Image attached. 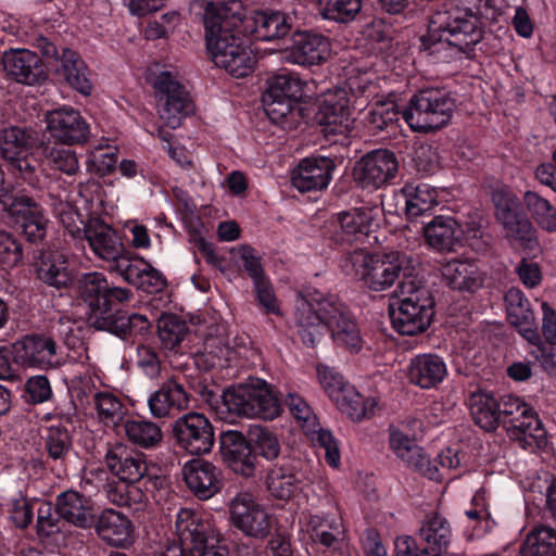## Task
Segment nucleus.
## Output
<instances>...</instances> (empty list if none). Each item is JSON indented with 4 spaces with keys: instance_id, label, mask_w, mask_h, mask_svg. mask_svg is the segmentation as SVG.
Returning <instances> with one entry per match:
<instances>
[{
    "instance_id": "c85d7f7f",
    "label": "nucleus",
    "mask_w": 556,
    "mask_h": 556,
    "mask_svg": "<svg viewBox=\"0 0 556 556\" xmlns=\"http://www.w3.org/2000/svg\"><path fill=\"white\" fill-rule=\"evenodd\" d=\"M114 263V268L122 278L137 288L156 291L165 286L162 273L143 257H128L123 253Z\"/></svg>"
},
{
    "instance_id": "7c9ffc66",
    "label": "nucleus",
    "mask_w": 556,
    "mask_h": 556,
    "mask_svg": "<svg viewBox=\"0 0 556 556\" xmlns=\"http://www.w3.org/2000/svg\"><path fill=\"white\" fill-rule=\"evenodd\" d=\"M219 450L223 459L236 473L243 477L253 475L255 456L251 453L241 432L236 430L223 432L219 438Z\"/></svg>"
},
{
    "instance_id": "c9c22d12",
    "label": "nucleus",
    "mask_w": 556,
    "mask_h": 556,
    "mask_svg": "<svg viewBox=\"0 0 556 556\" xmlns=\"http://www.w3.org/2000/svg\"><path fill=\"white\" fill-rule=\"evenodd\" d=\"M60 200H58V202ZM61 201L64 202L63 200ZM65 202L68 203L73 210L78 211L83 219H85V217L89 219L112 215L115 210V205L105 200L104 191L100 182L94 179L79 185L77 199L74 201V204L68 201ZM54 203H56V201H54L53 204Z\"/></svg>"
},
{
    "instance_id": "aec40b11",
    "label": "nucleus",
    "mask_w": 556,
    "mask_h": 556,
    "mask_svg": "<svg viewBox=\"0 0 556 556\" xmlns=\"http://www.w3.org/2000/svg\"><path fill=\"white\" fill-rule=\"evenodd\" d=\"M175 529L179 541L177 545L187 549L199 551L202 544L219 543V533L210 519L192 508H181L177 513Z\"/></svg>"
},
{
    "instance_id": "f257e3e1",
    "label": "nucleus",
    "mask_w": 556,
    "mask_h": 556,
    "mask_svg": "<svg viewBox=\"0 0 556 556\" xmlns=\"http://www.w3.org/2000/svg\"><path fill=\"white\" fill-rule=\"evenodd\" d=\"M296 332L306 346H316L326 332L339 348L358 353L363 338L346 306L333 294L307 288L298 293L294 304Z\"/></svg>"
},
{
    "instance_id": "412c9836",
    "label": "nucleus",
    "mask_w": 556,
    "mask_h": 556,
    "mask_svg": "<svg viewBox=\"0 0 556 556\" xmlns=\"http://www.w3.org/2000/svg\"><path fill=\"white\" fill-rule=\"evenodd\" d=\"M1 63L5 75L20 84L34 86L48 77L43 61L29 49H8L2 53Z\"/></svg>"
},
{
    "instance_id": "4be33fe9",
    "label": "nucleus",
    "mask_w": 556,
    "mask_h": 556,
    "mask_svg": "<svg viewBox=\"0 0 556 556\" xmlns=\"http://www.w3.org/2000/svg\"><path fill=\"white\" fill-rule=\"evenodd\" d=\"M419 438L410 435L406 427H390L389 445L397 458L431 480L441 478L437 466L431 465L422 447L417 444Z\"/></svg>"
},
{
    "instance_id": "864d4df0",
    "label": "nucleus",
    "mask_w": 556,
    "mask_h": 556,
    "mask_svg": "<svg viewBox=\"0 0 556 556\" xmlns=\"http://www.w3.org/2000/svg\"><path fill=\"white\" fill-rule=\"evenodd\" d=\"M523 201L536 225L544 231L556 232V207L534 191H526Z\"/></svg>"
},
{
    "instance_id": "e433bc0d",
    "label": "nucleus",
    "mask_w": 556,
    "mask_h": 556,
    "mask_svg": "<svg viewBox=\"0 0 556 556\" xmlns=\"http://www.w3.org/2000/svg\"><path fill=\"white\" fill-rule=\"evenodd\" d=\"M464 230L453 216L439 215L424 226L427 244L439 252H451L462 241Z\"/></svg>"
},
{
    "instance_id": "9d476101",
    "label": "nucleus",
    "mask_w": 556,
    "mask_h": 556,
    "mask_svg": "<svg viewBox=\"0 0 556 556\" xmlns=\"http://www.w3.org/2000/svg\"><path fill=\"white\" fill-rule=\"evenodd\" d=\"M495 216L503 225L506 237L518 242L525 249L539 247L536 230L522 213L519 198L507 186H498L492 192Z\"/></svg>"
},
{
    "instance_id": "49530a36",
    "label": "nucleus",
    "mask_w": 556,
    "mask_h": 556,
    "mask_svg": "<svg viewBox=\"0 0 556 556\" xmlns=\"http://www.w3.org/2000/svg\"><path fill=\"white\" fill-rule=\"evenodd\" d=\"M470 413L475 422L485 431L495 430L501 422L500 402L488 391L472 393Z\"/></svg>"
},
{
    "instance_id": "69168bd1",
    "label": "nucleus",
    "mask_w": 556,
    "mask_h": 556,
    "mask_svg": "<svg viewBox=\"0 0 556 556\" xmlns=\"http://www.w3.org/2000/svg\"><path fill=\"white\" fill-rule=\"evenodd\" d=\"M316 371L321 388L330 400L334 402L349 382L338 371L327 365H317Z\"/></svg>"
},
{
    "instance_id": "680f3d73",
    "label": "nucleus",
    "mask_w": 556,
    "mask_h": 556,
    "mask_svg": "<svg viewBox=\"0 0 556 556\" xmlns=\"http://www.w3.org/2000/svg\"><path fill=\"white\" fill-rule=\"evenodd\" d=\"M47 165L54 170L67 176H74L79 170V160L75 151L65 148L53 147L46 155Z\"/></svg>"
},
{
    "instance_id": "052dcab7",
    "label": "nucleus",
    "mask_w": 556,
    "mask_h": 556,
    "mask_svg": "<svg viewBox=\"0 0 556 556\" xmlns=\"http://www.w3.org/2000/svg\"><path fill=\"white\" fill-rule=\"evenodd\" d=\"M187 325L174 315H163L159 320V337L166 349L176 348L187 333Z\"/></svg>"
},
{
    "instance_id": "4c0bfd02",
    "label": "nucleus",
    "mask_w": 556,
    "mask_h": 556,
    "mask_svg": "<svg viewBox=\"0 0 556 556\" xmlns=\"http://www.w3.org/2000/svg\"><path fill=\"white\" fill-rule=\"evenodd\" d=\"M441 275L451 288L460 291H476L484 281V273L470 260L447 261L441 266Z\"/></svg>"
},
{
    "instance_id": "3c124183",
    "label": "nucleus",
    "mask_w": 556,
    "mask_h": 556,
    "mask_svg": "<svg viewBox=\"0 0 556 556\" xmlns=\"http://www.w3.org/2000/svg\"><path fill=\"white\" fill-rule=\"evenodd\" d=\"M521 556H555L556 531L547 526H538L530 531L520 548Z\"/></svg>"
},
{
    "instance_id": "5701e85b",
    "label": "nucleus",
    "mask_w": 556,
    "mask_h": 556,
    "mask_svg": "<svg viewBox=\"0 0 556 556\" xmlns=\"http://www.w3.org/2000/svg\"><path fill=\"white\" fill-rule=\"evenodd\" d=\"M397 172L395 154L387 149H377L359 161L356 178L363 188L379 189L395 178Z\"/></svg>"
},
{
    "instance_id": "37998d69",
    "label": "nucleus",
    "mask_w": 556,
    "mask_h": 556,
    "mask_svg": "<svg viewBox=\"0 0 556 556\" xmlns=\"http://www.w3.org/2000/svg\"><path fill=\"white\" fill-rule=\"evenodd\" d=\"M401 194L408 218L419 217L439 204L438 190L425 182H407L401 189Z\"/></svg>"
},
{
    "instance_id": "a878e982",
    "label": "nucleus",
    "mask_w": 556,
    "mask_h": 556,
    "mask_svg": "<svg viewBox=\"0 0 556 556\" xmlns=\"http://www.w3.org/2000/svg\"><path fill=\"white\" fill-rule=\"evenodd\" d=\"M109 470L127 484L139 482L148 471L144 455L124 444H115L105 454Z\"/></svg>"
},
{
    "instance_id": "774afa93",
    "label": "nucleus",
    "mask_w": 556,
    "mask_h": 556,
    "mask_svg": "<svg viewBox=\"0 0 556 556\" xmlns=\"http://www.w3.org/2000/svg\"><path fill=\"white\" fill-rule=\"evenodd\" d=\"M72 446V439L67 429L63 427L51 426L48 429L46 447L48 454L53 459L63 458Z\"/></svg>"
},
{
    "instance_id": "c03bdc74",
    "label": "nucleus",
    "mask_w": 556,
    "mask_h": 556,
    "mask_svg": "<svg viewBox=\"0 0 556 556\" xmlns=\"http://www.w3.org/2000/svg\"><path fill=\"white\" fill-rule=\"evenodd\" d=\"M309 527L312 540L327 549L340 548L345 530L340 516L315 515L311 517Z\"/></svg>"
},
{
    "instance_id": "6ab92c4d",
    "label": "nucleus",
    "mask_w": 556,
    "mask_h": 556,
    "mask_svg": "<svg viewBox=\"0 0 556 556\" xmlns=\"http://www.w3.org/2000/svg\"><path fill=\"white\" fill-rule=\"evenodd\" d=\"M174 432L179 446L192 455L206 454L214 445L213 426L199 413H188L178 418Z\"/></svg>"
},
{
    "instance_id": "bf43d9fd",
    "label": "nucleus",
    "mask_w": 556,
    "mask_h": 556,
    "mask_svg": "<svg viewBox=\"0 0 556 556\" xmlns=\"http://www.w3.org/2000/svg\"><path fill=\"white\" fill-rule=\"evenodd\" d=\"M250 442L255 452L267 460H274L280 453L277 435L265 427L255 426L250 431Z\"/></svg>"
},
{
    "instance_id": "423d86ee",
    "label": "nucleus",
    "mask_w": 556,
    "mask_h": 556,
    "mask_svg": "<svg viewBox=\"0 0 556 556\" xmlns=\"http://www.w3.org/2000/svg\"><path fill=\"white\" fill-rule=\"evenodd\" d=\"M397 306L391 308L394 329L406 336L425 331L432 320L434 302L428 288L415 280H403L399 286Z\"/></svg>"
},
{
    "instance_id": "c756f323",
    "label": "nucleus",
    "mask_w": 556,
    "mask_h": 556,
    "mask_svg": "<svg viewBox=\"0 0 556 556\" xmlns=\"http://www.w3.org/2000/svg\"><path fill=\"white\" fill-rule=\"evenodd\" d=\"M331 52L330 41L323 35L303 31L293 37L287 51V60L299 65H316L328 59Z\"/></svg>"
},
{
    "instance_id": "bb28decb",
    "label": "nucleus",
    "mask_w": 556,
    "mask_h": 556,
    "mask_svg": "<svg viewBox=\"0 0 556 556\" xmlns=\"http://www.w3.org/2000/svg\"><path fill=\"white\" fill-rule=\"evenodd\" d=\"M377 214L376 208L357 207L337 214L333 219L334 240L340 243L363 241L371 230Z\"/></svg>"
},
{
    "instance_id": "a18cd8bd",
    "label": "nucleus",
    "mask_w": 556,
    "mask_h": 556,
    "mask_svg": "<svg viewBox=\"0 0 556 556\" xmlns=\"http://www.w3.org/2000/svg\"><path fill=\"white\" fill-rule=\"evenodd\" d=\"M94 328L118 337H125L127 334L146 333L151 328V321L143 314L126 315L118 311L116 315H106L96 319Z\"/></svg>"
},
{
    "instance_id": "58836bf2",
    "label": "nucleus",
    "mask_w": 556,
    "mask_h": 556,
    "mask_svg": "<svg viewBox=\"0 0 556 556\" xmlns=\"http://www.w3.org/2000/svg\"><path fill=\"white\" fill-rule=\"evenodd\" d=\"M419 536L425 543L424 556H440L451 543L450 522L440 514L428 515L421 522Z\"/></svg>"
},
{
    "instance_id": "20e7f679",
    "label": "nucleus",
    "mask_w": 556,
    "mask_h": 556,
    "mask_svg": "<svg viewBox=\"0 0 556 556\" xmlns=\"http://www.w3.org/2000/svg\"><path fill=\"white\" fill-rule=\"evenodd\" d=\"M355 276L371 291L382 292L390 289L401 277L413 280L417 261L410 253L392 250L381 253H368L359 250L351 255Z\"/></svg>"
},
{
    "instance_id": "a211bd4d",
    "label": "nucleus",
    "mask_w": 556,
    "mask_h": 556,
    "mask_svg": "<svg viewBox=\"0 0 556 556\" xmlns=\"http://www.w3.org/2000/svg\"><path fill=\"white\" fill-rule=\"evenodd\" d=\"M14 362L23 368L49 370L61 365L55 342L43 336H26L12 345Z\"/></svg>"
},
{
    "instance_id": "39448f33",
    "label": "nucleus",
    "mask_w": 556,
    "mask_h": 556,
    "mask_svg": "<svg viewBox=\"0 0 556 556\" xmlns=\"http://www.w3.org/2000/svg\"><path fill=\"white\" fill-rule=\"evenodd\" d=\"M52 207L67 232L75 239L85 238L97 257L114 263L125 252L116 230L101 218L83 219L78 211L62 201L52 204Z\"/></svg>"
},
{
    "instance_id": "2eb2a0df",
    "label": "nucleus",
    "mask_w": 556,
    "mask_h": 556,
    "mask_svg": "<svg viewBox=\"0 0 556 556\" xmlns=\"http://www.w3.org/2000/svg\"><path fill=\"white\" fill-rule=\"evenodd\" d=\"M303 94V83L291 73H280L268 80V87L263 94L264 110L267 116L279 123L289 115L298 99Z\"/></svg>"
},
{
    "instance_id": "338daca9",
    "label": "nucleus",
    "mask_w": 556,
    "mask_h": 556,
    "mask_svg": "<svg viewBox=\"0 0 556 556\" xmlns=\"http://www.w3.org/2000/svg\"><path fill=\"white\" fill-rule=\"evenodd\" d=\"M230 253L241 262L253 282L265 277L264 268L261 264V257L252 247L241 244L239 247L231 248Z\"/></svg>"
},
{
    "instance_id": "393cba45",
    "label": "nucleus",
    "mask_w": 556,
    "mask_h": 556,
    "mask_svg": "<svg viewBox=\"0 0 556 556\" xmlns=\"http://www.w3.org/2000/svg\"><path fill=\"white\" fill-rule=\"evenodd\" d=\"M334 163L327 156H307L292 170V186L301 192L319 191L332 179Z\"/></svg>"
},
{
    "instance_id": "a19ab883",
    "label": "nucleus",
    "mask_w": 556,
    "mask_h": 556,
    "mask_svg": "<svg viewBox=\"0 0 556 556\" xmlns=\"http://www.w3.org/2000/svg\"><path fill=\"white\" fill-rule=\"evenodd\" d=\"M78 289L81 298L90 308V323L94 327L96 319L105 316V293L109 283L102 273L92 271L84 274L78 280Z\"/></svg>"
},
{
    "instance_id": "f704fd0d",
    "label": "nucleus",
    "mask_w": 556,
    "mask_h": 556,
    "mask_svg": "<svg viewBox=\"0 0 556 556\" xmlns=\"http://www.w3.org/2000/svg\"><path fill=\"white\" fill-rule=\"evenodd\" d=\"M507 317L528 342H539L540 333L530 303L519 289L511 288L505 294Z\"/></svg>"
},
{
    "instance_id": "1a4fd4ad",
    "label": "nucleus",
    "mask_w": 556,
    "mask_h": 556,
    "mask_svg": "<svg viewBox=\"0 0 556 556\" xmlns=\"http://www.w3.org/2000/svg\"><path fill=\"white\" fill-rule=\"evenodd\" d=\"M152 87L160 118L169 128H178L181 122L194 111L193 102L180 80L178 71H160L153 78Z\"/></svg>"
},
{
    "instance_id": "f3484780",
    "label": "nucleus",
    "mask_w": 556,
    "mask_h": 556,
    "mask_svg": "<svg viewBox=\"0 0 556 556\" xmlns=\"http://www.w3.org/2000/svg\"><path fill=\"white\" fill-rule=\"evenodd\" d=\"M317 119L319 124L328 127L327 131L330 134L350 132L354 127L355 118L352 116L349 91L337 87L324 92L319 99Z\"/></svg>"
},
{
    "instance_id": "de8ad7c7",
    "label": "nucleus",
    "mask_w": 556,
    "mask_h": 556,
    "mask_svg": "<svg viewBox=\"0 0 556 556\" xmlns=\"http://www.w3.org/2000/svg\"><path fill=\"white\" fill-rule=\"evenodd\" d=\"M333 403L340 412L354 421L370 417L378 405L375 397H363L356 388L350 383Z\"/></svg>"
},
{
    "instance_id": "9b49d317",
    "label": "nucleus",
    "mask_w": 556,
    "mask_h": 556,
    "mask_svg": "<svg viewBox=\"0 0 556 556\" xmlns=\"http://www.w3.org/2000/svg\"><path fill=\"white\" fill-rule=\"evenodd\" d=\"M501 421L508 425L510 439L518 441L522 447L532 445L540 447L546 442V431L538 413L523 400L514 395H505L500 402Z\"/></svg>"
},
{
    "instance_id": "2f4dec72",
    "label": "nucleus",
    "mask_w": 556,
    "mask_h": 556,
    "mask_svg": "<svg viewBox=\"0 0 556 556\" xmlns=\"http://www.w3.org/2000/svg\"><path fill=\"white\" fill-rule=\"evenodd\" d=\"M184 479L188 488L201 500H208L222 488L220 472L203 459H191L184 465Z\"/></svg>"
},
{
    "instance_id": "603ef678",
    "label": "nucleus",
    "mask_w": 556,
    "mask_h": 556,
    "mask_svg": "<svg viewBox=\"0 0 556 556\" xmlns=\"http://www.w3.org/2000/svg\"><path fill=\"white\" fill-rule=\"evenodd\" d=\"M124 429L131 443L144 448L155 446L163 438L161 428L147 419L126 420Z\"/></svg>"
},
{
    "instance_id": "13d9d810",
    "label": "nucleus",
    "mask_w": 556,
    "mask_h": 556,
    "mask_svg": "<svg viewBox=\"0 0 556 556\" xmlns=\"http://www.w3.org/2000/svg\"><path fill=\"white\" fill-rule=\"evenodd\" d=\"M266 486L273 496L283 500L300 489V481L287 469L273 468L267 473Z\"/></svg>"
},
{
    "instance_id": "f8f14e48",
    "label": "nucleus",
    "mask_w": 556,
    "mask_h": 556,
    "mask_svg": "<svg viewBox=\"0 0 556 556\" xmlns=\"http://www.w3.org/2000/svg\"><path fill=\"white\" fill-rule=\"evenodd\" d=\"M0 204L13 223L22 228L28 241L38 243L45 239L49 222L42 208L22 191L2 182Z\"/></svg>"
},
{
    "instance_id": "72a5a7b5",
    "label": "nucleus",
    "mask_w": 556,
    "mask_h": 556,
    "mask_svg": "<svg viewBox=\"0 0 556 556\" xmlns=\"http://www.w3.org/2000/svg\"><path fill=\"white\" fill-rule=\"evenodd\" d=\"M189 394L184 386L169 379L148 399L151 415L156 418L170 417L189 407Z\"/></svg>"
},
{
    "instance_id": "7ed1b4c3",
    "label": "nucleus",
    "mask_w": 556,
    "mask_h": 556,
    "mask_svg": "<svg viewBox=\"0 0 556 556\" xmlns=\"http://www.w3.org/2000/svg\"><path fill=\"white\" fill-rule=\"evenodd\" d=\"M468 3L469 0H451L443 11L437 12L430 23L429 39L470 53L482 40L484 25Z\"/></svg>"
},
{
    "instance_id": "79ce46f5",
    "label": "nucleus",
    "mask_w": 556,
    "mask_h": 556,
    "mask_svg": "<svg viewBox=\"0 0 556 556\" xmlns=\"http://www.w3.org/2000/svg\"><path fill=\"white\" fill-rule=\"evenodd\" d=\"M37 275L41 281L58 289L70 285L72 275L66 253L63 250L42 252L37 263Z\"/></svg>"
},
{
    "instance_id": "4468645a",
    "label": "nucleus",
    "mask_w": 556,
    "mask_h": 556,
    "mask_svg": "<svg viewBox=\"0 0 556 556\" xmlns=\"http://www.w3.org/2000/svg\"><path fill=\"white\" fill-rule=\"evenodd\" d=\"M232 525L243 534L263 539L270 533L276 519L249 493L237 494L230 503Z\"/></svg>"
},
{
    "instance_id": "09e8293b",
    "label": "nucleus",
    "mask_w": 556,
    "mask_h": 556,
    "mask_svg": "<svg viewBox=\"0 0 556 556\" xmlns=\"http://www.w3.org/2000/svg\"><path fill=\"white\" fill-rule=\"evenodd\" d=\"M60 62L63 75L71 87L84 96L90 94L92 84L89 79V71L79 55L75 51L64 48Z\"/></svg>"
},
{
    "instance_id": "8fccbe9b",
    "label": "nucleus",
    "mask_w": 556,
    "mask_h": 556,
    "mask_svg": "<svg viewBox=\"0 0 556 556\" xmlns=\"http://www.w3.org/2000/svg\"><path fill=\"white\" fill-rule=\"evenodd\" d=\"M36 500L26 497L23 493L3 496L0 506L8 520L20 530L26 529L34 519Z\"/></svg>"
},
{
    "instance_id": "0eeeda50",
    "label": "nucleus",
    "mask_w": 556,
    "mask_h": 556,
    "mask_svg": "<svg viewBox=\"0 0 556 556\" xmlns=\"http://www.w3.org/2000/svg\"><path fill=\"white\" fill-rule=\"evenodd\" d=\"M455 108L454 99L444 89L428 88L414 94L402 116L414 131L428 132L446 125Z\"/></svg>"
},
{
    "instance_id": "6e6d98bb",
    "label": "nucleus",
    "mask_w": 556,
    "mask_h": 556,
    "mask_svg": "<svg viewBox=\"0 0 556 556\" xmlns=\"http://www.w3.org/2000/svg\"><path fill=\"white\" fill-rule=\"evenodd\" d=\"M320 15L328 21L348 24L362 10V0H318Z\"/></svg>"
},
{
    "instance_id": "0e129e2a",
    "label": "nucleus",
    "mask_w": 556,
    "mask_h": 556,
    "mask_svg": "<svg viewBox=\"0 0 556 556\" xmlns=\"http://www.w3.org/2000/svg\"><path fill=\"white\" fill-rule=\"evenodd\" d=\"M400 112L396 105L389 102H377L366 115V124L372 131L382 130L397 121Z\"/></svg>"
},
{
    "instance_id": "e2e57ef3",
    "label": "nucleus",
    "mask_w": 556,
    "mask_h": 556,
    "mask_svg": "<svg viewBox=\"0 0 556 556\" xmlns=\"http://www.w3.org/2000/svg\"><path fill=\"white\" fill-rule=\"evenodd\" d=\"M117 163L115 148L105 146L93 147L87 155V167L89 170L105 176L112 173Z\"/></svg>"
},
{
    "instance_id": "4d7b16f0",
    "label": "nucleus",
    "mask_w": 556,
    "mask_h": 556,
    "mask_svg": "<svg viewBox=\"0 0 556 556\" xmlns=\"http://www.w3.org/2000/svg\"><path fill=\"white\" fill-rule=\"evenodd\" d=\"M93 404L99 419L106 426L118 425L125 416L121 399L110 391L96 393Z\"/></svg>"
},
{
    "instance_id": "5fc2aeb1",
    "label": "nucleus",
    "mask_w": 556,
    "mask_h": 556,
    "mask_svg": "<svg viewBox=\"0 0 556 556\" xmlns=\"http://www.w3.org/2000/svg\"><path fill=\"white\" fill-rule=\"evenodd\" d=\"M315 447L324 451V457L327 464L332 468H338L341 464L340 450L330 430L323 428L319 421L304 430Z\"/></svg>"
},
{
    "instance_id": "ddd939ff",
    "label": "nucleus",
    "mask_w": 556,
    "mask_h": 556,
    "mask_svg": "<svg viewBox=\"0 0 556 556\" xmlns=\"http://www.w3.org/2000/svg\"><path fill=\"white\" fill-rule=\"evenodd\" d=\"M35 144L36 138L25 128L12 126L0 134L2 157L31 185L37 182L35 174L38 162L33 155Z\"/></svg>"
},
{
    "instance_id": "f03ea898",
    "label": "nucleus",
    "mask_w": 556,
    "mask_h": 556,
    "mask_svg": "<svg viewBox=\"0 0 556 556\" xmlns=\"http://www.w3.org/2000/svg\"><path fill=\"white\" fill-rule=\"evenodd\" d=\"M242 11L239 0L208 3L204 12L206 48L214 64L231 76H248L255 65V55L238 34V14Z\"/></svg>"
},
{
    "instance_id": "473e14b6",
    "label": "nucleus",
    "mask_w": 556,
    "mask_h": 556,
    "mask_svg": "<svg viewBox=\"0 0 556 556\" xmlns=\"http://www.w3.org/2000/svg\"><path fill=\"white\" fill-rule=\"evenodd\" d=\"M448 375L443 357L433 353L418 354L408 365L407 377L410 383L425 389L437 388Z\"/></svg>"
},
{
    "instance_id": "b1692460",
    "label": "nucleus",
    "mask_w": 556,
    "mask_h": 556,
    "mask_svg": "<svg viewBox=\"0 0 556 556\" xmlns=\"http://www.w3.org/2000/svg\"><path fill=\"white\" fill-rule=\"evenodd\" d=\"M46 122L51 138L67 146L85 142L90 132L89 125L80 113L66 105L49 111Z\"/></svg>"
},
{
    "instance_id": "6e6552de",
    "label": "nucleus",
    "mask_w": 556,
    "mask_h": 556,
    "mask_svg": "<svg viewBox=\"0 0 556 556\" xmlns=\"http://www.w3.org/2000/svg\"><path fill=\"white\" fill-rule=\"evenodd\" d=\"M223 403L230 413L271 420L280 414V402L270 386L261 379L227 389Z\"/></svg>"
},
{
    "instance_id": "cd10ccee",
    "label": "nucleus",
    "mask_w": 556,
    "mask_h": 556,
    "mask_svg": "<svg viewBox=\"0 0 556 556\" xmlns=\"http://www.w3.org/2000/svg\"><path fill=\"white\" fill-rule=\"evenodd\" d=\"M93 523L98 536L111 546L125 548L135 541L132 522L115 509H104Z\"/></svg>"
},
{
    "instance_id": "ea45409f",
    "label": "nucleus",
    "mask_w": 556,
    "mask_h": 556,
    "mask_svg": "<svg viewBox=\"0 0 556 556\" xmlns=\"http://www.w3.org/2000/svg\"><path fill=\"white\" fill-rule=\"evenodd\" d=\"M56 511L60 517L76 527L88 528L94 521L90 500L77 491L61 493L56 498Z\"/></svg>"
},
{
    "instance_id": "dca6fc26",
    "label": "nucleus",
    "mask_w": 556,
    "mask_h": 556,
    "mask_svg": "<svg viewBox=\"0 0 556 556\" xmlns=\"http://www.w3.org/2000/svg\"><path fill=\"white\" fill-rule=\"evenodd\" d=\"M238 34L243 38L260 41H270L286 36L292 27L291 16L280 12L242 11L238 14Z\"/></svg>"
}]
</instances>
